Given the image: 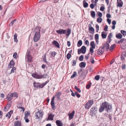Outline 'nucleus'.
I'll return each mask as SVG.
<instances>
[{"label":"nucleus","instance_id":"5fc2aeb1","mask_svg":"<svg viewBox=\"0 0 126 126\" xmlns=\"http://www.w3.org/2000/svg\"><path fill=\"white\" fill-rule=\"evenodd\" d=\"M71 56V54L69 53H68L67 55V59L68 60L70 58Z\"/></svg>","mask_w":126,"mask_h":126},{"label":"nucleus","instance_id":"5701e85b","mask_svg":"<svg viewBox=\"0 0 126 126\" xmlns=\"http://www.w3.org/2000/svg\"><path fill=\"white\" fill-rule=\"evenodd\" d=\"M90 14L91 16L93 18H94L95 16V12L94 11H91Z\"/></svg>","mask_w":126,"mask_h":126},{"label":"nucleus","instance_id":"8fccbe9b","mask_svg":"<svg viewBox=\"0 0 126 126\" xmlns=\"http://www.w3.org/2000/svg\"><path fill=\"white\" fill-rule=\"evenodd\" d=\"M18 109H20L21 110H20L21 111H22L23 112H24L25 110V109L23 107H19L18 108Z\"/></svg>","mask_w":126,"mask_h":126},{"label":"nucleus","instance_id":"4468645a","mask_svg":"<svg viewBox=\"0 0 126 126\" xmlns=\"http://www.w3.org/2000/svg\"><path fill=\"white\" fill-rule=\"evenodd\" d=\"M48 83V82L47 81H46L45 82L42 84H40V83H39V85L38 89L43 88Z\"/></svg>","mask_w":126,"mask_h":126},{"label":"nucleus","instance_id":"79ce46f5","mask_svg":"<svg viewBox=\"0 0 126 126\" xmlns=\"http://www.w3.org/2000/svg\"><path fill=\"white\" fill-rule=\"evenodd\" d=\"M115 44H113L110 47V51H112L115 47Z\"/></svg>","mask_w":126,"mask_h":126},{"label":"nucleus","instance_id":"393cba45","mask_svg":"<svg viewBox=\"0 0 126 126\" xmlns=\"http://www.w3.org/2000/svg\"><path fill=\"white\" fill-rule=\"evenodd\" d=\"M116 36L117 38L120 39L122 38L123 36L120 33H118L116 34Z\"/></svg>","mask_w":126,"mask_h":126},{"label":"nucleus","instance_id":"9d476101","mask_svg":"<svg viewBox=\"0 0 126 126\" xmlns=\"http://www.w3.org/2000/svg\"><path fill=\"white\" fill-rule=\"evenodd\" d=\"M75 113V111L74 110H73L71 113L68 114V115L69 116V120H71L73 118Z\"/></svg>","mask_w":126,"mask_h":126},{"label":"nucleus","instance_id":"f704fd0d","mask_svg":"<svg viewBox=\"0 0 126 126\" xmlns=\"http://www.w3.org/2000/svg\"><path fill=\"white\" fill-rule=\"evenodd\" d=\"M46 53L45 54L44 56L43 57V61L45 63H47V61L46 57Z\"/></svg>","mask_w":126,"mask_h":126},{"label":"nucleus","instance_id":"09e8293b","mask_svg":"<svg viewBox=\"0 0 126 126\" xmlns=\"http://www.w3.org/2000/svg\"><path fill=\"white\" fill-rule=\"evenodd\" d=\"M83 59V56L82 55L80 56L79 58V60L80 61H82Z\"/></svg>","mask_w":126,"mask_h":126},{"label":"nucleus","instance_id":"7ed1b4c3","mask_svg":"<svg viewBox=\"0 0 126 126\" xmlns=\"http://www.w3.org/2000/svg\"><path fill=\"white\" fill-rule=\"evenodd\" d=\"M26 59L27 60L28 62H32V57L31 56L29 52V51H27L26 53Z\"/></svg>","mask_w":126,"mask_h":126},{"label":"nucleus","instance_id":"864d4df0","mask_svg":"<svg viewBox=\"0 0 126 126\" xmlns=\"http://www.w3.org/2000/svg\"><path fill=\"white\" fill-rule=\"evenodd\" d=\"M16 69V68L15 67H14L13 68L11 69V73H10V74L14 73L15 72L14 70H15Z\"/></svg>","mask_w":126,"mask_h":126},{"label":"nucleus","instance_id":"6e6d98bb","mask_svg":"<svg viewBox=\"0 0 126 126\" xmlns=\"http://www.w3.org/2000/svg\"><path fill=\"white\" fill-rule=\"evenodd\" d=\"M16 21V20L15 19L13 21H11L10 22V25L11 26L13 25L14 24V21Z\"/></svg>","mask_w":126,"mask_h":126},{"label":"nucleus","instance_id":"1a4fd4ad","mask_svg":"<svg viewBox=\"0 0 126 126\" xmlns=\"http://www.w3.org/2000/svg\"><path fill=\"white\" fill-rule=\"evenodd\" d=\"M56 32L60 34H65L66 32V31L65 30L60 29L57 30L56 31Z\"/></svg>","mask_w":126,"mask_h":126},{"label":"nucleus","instance_id":"338daca9","mask_svg":"<svg viewBox=\"0 0 126 126\" xmlns=\"http://www.w3.org/2000/svg\"><path fill=\"white\" fill-rule=\"evenodd\" d=\"M90 7L92 9L94 8V5L93 3L91 4L90 5Z\"/></svg>","mask_w":126,"mask_h":126},{"label":"nucleus","instance_id":"e2e57ef3","mask_svg":"<svg viewBox=\"0 0 126 126\" xmlns=\"http://www.w3.org/2000/svg\"><path fill=\"white\" fill-rule=\"evenodd\" d=\"M17 55V54L16 53H14L13 55V57L15 58H16V56Z\"/></svg>","mask_w":126,"mask_h":126},{"label":"nucleus","instance_id":"69168bd1","mask_svg":"<svg viewBox=\"0 0 126 126\" xmlns=\"http://www.w3.org/2000/svg\"><path fill=\"white\" fill-rule=\"evenodd\" d=\"M105 9L104 7L103 6L101 7L100 8V10L102 11H103Z\"/></svg>","mask_w":126,"mask_h":126},{"label":"nucleus","instance_id":"473e14b6","mask_svg":"<svg viewBox=\"0 0 126 126\" xmlns=\"http://www.w3.org/2000/svg\"><path fill=\"white\" fill-rule=\"evenodd\" d=\"M90 46H91V47H92L94 48H95L94 43V41H93L91 42L90 43Z\"/></svg>","mask_w":126,"mask_h":126},{"label":"nucleus","instance_id":"de8ad7c7","mask_svg":"<svg viewBox=\"0 0 126 126\" xmlns=\"http://www.w3.org/2000/svg\"><path fill=\"white\" fill-rule=\"evenodd\" d=\"M90 54V53H89L87 54V55H86L85 56V58L86 60L88 59H89V57Z\"/></svg>","mask_w":126,"mask_h":126},{"label":"nucleus","instance_id":"0eeeda50","mask_svg":"<svg viewBox=\"0 0 126 126\" xmlns=\"http://www.w3.org/2000/svg\"><path fill=\"white\" fill-rule=\"evenodd\" d=\"M32 76L34 78L37 79H40L44 77V76L38 75L36 73H32Z\"/></svg>","mask_w":126,"mask_h":126},{"label":"nucleus","instance_id":"c03bdc74","mask_svg":"<svg viewBox=\"0 0 126 126\" xmlns=\"http://www.w3.org/2000/svg\"><path fill=\"white\" fill-rule=\"evenodd\" d=\"M121 32L122 33V34L124 35V36H125V35L126 36V31L122 30L121 31Z\"/></svg>","mask_w":126,"mask_h":126},{"label":"nucleus","instance_id":"4c0bfd02","mask_svg":"<svg viewBox=\"0 0 126 126\" xmlns=\"http://www.w3.org/2000/svg\"><path fill=\"white\" fill-rule=\"evenodd\" d=\"M77 75V72H74L73 73V74L72 75L71 77V78H73L76 76Z\"/></svg>","mask_w":126,"mask_h":126},{"label":"nucleus","instance_id":"dca6fc26","mask_svg":"<svg viewBox=\"0 0 126 126\" xmlns=\"http://www.w3.org/2000/svg\"><path fill=\"white\" fill-rule=\"evenodd\" d=\"M13 110H11L5 116L6 117H8V118H10V117L11 115L13 114Z\"/></svg>","mask_w":126,"mask_h":126},{"label":"nucleus","instance_id":"cd10ccee","mask_svg":"<svg viewBox=\"0 0 126 126\" xmlns=\"http://www.w3.org/2000/svg\"><path fill=\"white\" fill-rule=\"evenodd\" d=\"M85 63L83 62H82L79 64L81 68L85 67Z\"/></svg>","mask_w":126,"mask_h":126},{"label":"nucleus","instance_id":"2f4dec72","mask_svg":"<svg viewBox=\"0 0 126 126\" xmlns=\"http://www.w3.org/2000/svg\"><path fill=\"white\" fill-rule=\"evenodd\" d=\"M105 32H102L101 36L103 39H105L106 38L107 35L104 34Z\"/></svg>","mask_w":126,"mask_h":126},{"label":"nucleus","instance_id":"ea45409f","mask_svg":"<svg viewBox=\"0 0 126 126\" xmlns=\"http://www.w3.org/2000/svg\"><path fill=\"white\" fill-rule=\"evenodd\" d=\"M102 21V19L101 18H98L97 19V21L99 23H101Z\"/></svg>","mask_w":126,"mask_h":126},{"label":"nucleus","instance_id":"f03ea898","mask_svg":"<svg viewBox=\"0 0 126 126\" xmlns=\"http://www.w3.org/2000/svg\"><path fill=\"white\" fill-rule=\"evenodd\" d=\"M101 105L102 106L106 109L107 111L108 110H110L112 108L111 106L109 105L106 102H105L102 103Z\"/></svg>","mask_w":126,"mask_h":126},{"label":"nucleus","instance_id":"a878e982","mask_svg":"<svg viewBox=\"0 0 126 126\" xmlns=\"http://www.w3.org/2000/svg\"><path fill=\"white\" fill-rule=\"evenodd\" d=\"M62 94L61 92H59L56 93L55 96L58 99H60V96Z\"/></svg>","mask_w":126,"mask_h":126},{"label":"nucleus","instance_id":"c9c22d12","mask_svg":"<svg viewBox=\"0 0 126 126\" xmlns=\"http://www.w3.org/2000/svg\"><path fill=\"white\" fill-rule=\"evenodd\" d=\"M51 106L52 107V110H54L55 109V108L54 103H51Z\"/></svg>","mask_w":126,"mask_h":126},{"label":"nucleus","instance_id":"774afa93","mask_svg":"<svg viewBox=\"0 0 126 126\" xmlns=\"http://www.w3.org/2000/svg\"><path fill=\"white\" fill-rule=\"evenodd\" d=\"M85 45H87L88 46L89 45V42L88 40H87L85 41Z\"/></svg>","mask_w":126,"mask_h":126},{"label":"nucleus","instance_id":"13d9d810","mask_svg":"<svg viewBox=\"0 0 126 126\" xmlns=\"http://www.w3.org/2000/svg\"><path fill=\"white\" fill-rule=\"evenodd\" d=\"M95 48H93L92 47H91L90 48V51L92 53H93L94 52V50L93 49Z\"/></svg>","mask_w":126,"mask_h":126},{"label":"nucleus","instance_id":"603ef678","mask_svg":"<svg viewBox=\"0 0 126 126\" xmlns=\"http://www.w3.org/2000/svg\"><path fill=\"white\" fill-rule=\"evenodd\" d=\"M91 84V83H89L88 85H87L86 86V88L88 89H89L90 88Z\"/></svg>","mask_w":126,"mask_h":126},{"label":"nucleus","instance_id":"c85d7f7f","mask_svg":"<svg viewBox=\"0 0 126 126\" xmlns=\"http://www.w3.org/2000/svg\"><path fill=\"white\" fill-rule=\"evenodd\" d=\"M82 44V41L80 40L78 42V44H77V46L78 47H80Z\"/></svg>","mask_w":126,"mask_h":126},{"label":"nucleus","instance_id":"aec40b11","mask_svg":"<svg viewBox=\"0 0 126 126\" xmlns=\"http://www.w3.org/2000/svg\"><path fill=\"white\" fill-rule=\"evenodd\" d=\"M14 65V62L13 61H11L10 62V63L8 65V67L11 68L13 67Z\"/></svg>","mask_w":126,"mask_h":126},{"label":"nucleus","instance_id":"a211bd4d","mask_svg":"<svg viewBox=\"0 0 126 126\" xmlns=\"http://www.w3.org/2000/svg\"><path fill=\"white\" fill-rule=\"evenodd\" d=\"M56 123L58 126H63V123L61 121L57 120L56 121Z\"/></svg>","mask_w":126,"mask_h":126},{"label":"nucleus","instance_id":"a19ab883","mask_svg":"<svg viewBox=\"0 0 126 126\" xmlns=\"http://www.w3.org/2000/svg\"><path fill=\"white\" fill-rule=\"evenodd\" d=\"M57 54V53L54 51H53L51 53V56L52 57H54Z\"/></svg>","mask_w":126,"mask_h":126},{"label":"nucleus","instance_id":"c756f323","mask_svg":"<svg viewBox=\"0 0 126 126\" xmlns=\"http://www.w3.org/2000/svg\"><path fill=\"white\" fill-rule=\"evenodd\" d=\"M112 36V34L111 33H110L109 34L108 38V40L109 41V43H110V38Z\"/></svg>","mask_w":126,"mask_h":126},{"label":"nucleus","instance_id":"680f3d73","mask_svg":"<svg viewBox=\"0 0 126 126\" xmlns=\"http://www.w3.org/2000/svg\"><path fill=\"white\" fill-rule=\"evenodd\" d=\"M122 68L123 69H125L126 68V66L125 64L124 63H122Z\"/></svg>","mask_w":126,"mask_h":126},{"label":"nucleus","instance_id":"58836bf2","mask_svg":"<svg viewBox=\"0 0 126 126\" xmlns=\"http://www.w3.org/2000/svg\"><path fill=\"white\" fill-rule=\"evenodd\" d=\"M17 34L15 33L14 36V40L15 42H17Z\"/></svg>","mask_w":126,"mask_h":126},{"label":"nucleus","instance_id":"4d7b16f0","mask_svg":"<svg viewBox=\"0 0 126 126\" xmlns=\"http://www.w3.org/2000/svg\"><path fill=\"white\" fill-rule=\"evenodd\" d=\"M89 30L92 32H94V29L92 27H90L89 28Z\"/></svg>","mask_w":126,"mask_h":126},{"label":"nucleus","instance_id":"9b49d317","mask_svg":"<svg viewBox=\"0 0 126 126\" xmlns=\"http://www.w3.org/2000/svg\"><path fill=\"white\" fill-rule=\"evenodd\" d=\"M54 116V115L52 113L48 114V117L47 119V120H53V118Z\"/></svg>","mask_w":126,"mask_h":126},{"label":"nucleus","instance_id":"bf43d9fd","mask_svg":"<svg viewBox=\"0 0 126 126\" xmlns=\"http://www.w3.org/2000/svg\"><path fill=\"white\" fill-rule=\"evenodd\" d=\"M72 63H73L72 65L73 66L75 65L76 64V60H73L72 61Z\"/></svg>","mask_w":126,"mask_h":126},{"label":"nucleus","instance_id":"423d86ee","mask_svg":"<svg viewBox=\"0 0 126 126\" xmlns=\"http://www.w3.org/2000/svg\"><path fill=\"white\" fill-rule=\"evenodd\" d=\"M86 48L85 46H82L80 49H79L78 50V53L80 54L81 53V52L83 54H84L86 51Z\"/></svg>","mask_w":126,"mask_h":126},{"label":"nucleus","instance_id":"3c124183","mask_svg":"<svg viewBox=\"0 0 126 126\" xmlns=\"http://www.w3.org/2000/svg\"><path fill=\"white\" fill-rule=\"evenodd\" d=\"M95 28L96 29V31L98 32L99 30V25L97 24H96L95 25Z\"/></svg>","mask_w":126,"mask_h":126},{"label":"nucleus","instance_id":"052dcab7","mask_svg":"<svg viewBox=\"0 0 126 126\" xmlns=\"http://www.w3.org/2000/svg\"><path fill=\"white\" fill-rule=\"evenodd\" d=\"M95 39L96 40H97L99 38V35L98 34H96L95 35Z\"/></svg>","mask_w":126,"mask_h":126},{"label":"nucleus","instance_id":"20e7f679","mask_svg":"<svg viewBox=\"0 0 126 126\" xmlns=\"http://www.w3.org/2000/svg\"><path fill=\"white\" fill-rule=\"evenodd\" d=\"M43 113L42 111H38L36 112L35 115L36 119H40L41 118L43 117Z\"/></svg>","mask_w":126,"mask_h":126},{"label":"nucleus","instance_id":"ddd939ff","mask_svg":"<svg viewBox=\"0 0 126 126\" xmlns=\"http://www.w3.org/2000/svg\"><path fill=\"white\" fill-rule=\"evenodd\" d=\"M117 6L119 7H122L123 6V2L122 0H117Z\"/></svg>","mask_w":126,"mask_h":126},{"label":"nucleus","instance_id":"f257e3e1","mask_svg":"<svg viewBox=\"0 0 126 126\" xmlns=\"http://www.w3.org/2000/svg\"><path fill=\"white\" fill-rule=\"evenodd\" d=\"M41 28L37 26L35 28L33 40L34 42H36L38 41L40 38L41 34L40 33Z\"/></svg>","mask_w":126,"mask_h":126},{"label":"nucleus","instance_id":"0e129e2a","mask_svg":"<svg viewBox=\"0 0 126 126\" xmlns=\"http://www.w3.org/2000/svg\"><path fill=\"white\" fill-rule=\"evenodd\" d=\"M108 26L107 25H106L105 26V28L104 29V30L105 31H108Z\"/></svg>","mask_w":126,"mask_h":126},{"label":"nucleus","instance_id":"4be33fe9","mask_svg":"<svg viewBox=\"0 0 126 126\" xmlns=\"http://www.w3.org/2000/svg\"><path fill=\"white\" fill-rule=\"evenodd\" d=\"M33 86L36 89H38L39 85V82H34L33 83Z\"/></svg>","mask_w":126,"mask_h":126},{"label":"nucleus","instance_id":"2eb2a0df","mask_svg":"<svg viewBox=\"0 0 126 126\" xmlns=\"http://www.w3.org/2000/svg\"><path fill=\"white\" fill-rule=\"evenodd\" d=\"M14 125V126H21L22 125L21 121H17L15 122Z\"/></svg>","mask_w":126,"mask_h":126},{"label":"nucleus","instance_id":"412c9836","mask_svg":"<svg viewBox=\"0 0 126 126\" xmlns=\"http://www.w3.org/2000/svg\"><path fill=\"white\" fill-rule=\"evenodd\" d=\"M83 7L85 8L87 7L88 6V3L86 2L85 0H83Z\"/></svg>","mask_w":126,"mask_h":126},{"label":"nucleus","instance_id":"f8f14e48","mask_svg":"<svg viewBox=\"0 0 126 126\" xmlns=\"http://www.w3.org/2000/svg\"><path fill=\"white\" fill-rule=\"evenodd\" d=\"M97 108L96 107H92L90 111V113H92L93 114L95 113V112L97 110Z\"/></svg>","mask_w":126,"mask_h":126},{"label":"nucleus","instance_id":"6e6552de","mask_svg":"<svg viewBox=\"0 0 126 126\" xmlns=\"http://www.w3.org/2000/svg\"><path fill=\"white\" fill-rule=\"evenodd\" d=\"M103 48L100 47L99 49L97 50V54L99 55H102L104 51V49Z\"/></svg>","mask_w":126,"mask_h":126},{"label":"nucleus","instance_id":"49530a36","mask_svg":"<svg viewBox=\"0 0 126 126\" xmlns=\"http://www.w3.org/2000/svg\"><path fill=\"white\" fill-rule=\"evenodd\" d=\"M96 80H98L100 78V76L99 75L96 76L94 78Z\"/></svg>","mask_w":126,"mask_h":126},{"label":"nucleus","instance_id":"37998d69","mask_svg":"<svg viewBox=\"0 0 126 126\" xmlns=\"http://www.w3.org/2000/svg\"><path fill=\"white\" fill-rule=\"evenodd\" d=\"M75 89L77 91H78L79 93H80L81 92V90L79 88H78L77 86H75Z\"/></svg>","mask_w":126,"mask_h":126},{"label":"nucleus","instance_id":"e433bc0d","mask_svg":"<svg viewBox=\"0 0 126 126\" xmlns=\"http://www.w3.org/2000/svg\"><path fill=\"white\" fill-rule=\"evenodd\" d=\"M71 32V30L69 29L67 30V33L66 34V35L67 36H68L70 34Z\"/></svg>","mask_w":126,"mask_h":126},{"label":"nucleus","instance_id":"f3484780","mask_svg":"<svg viewBox=\"0 0 126 126\" xmlns=\"http://www.w3.org/2000/svg\"><path fill=\"white\" fill-rule=\"evenodd\" d=\"M13 96L11 93L7 95V99L9 101H10L12 99Z\"/></svg>","mask_w":126,"mask_h":126},{"label":"nucleus","instance_id":"7c9ffc66","mask_svg":"<svg viewBox=\"0 0 126 126\" xmlns=\"http://www.w3.org/2000/svg\"><path fill=\"white\" fill-rule=\"evenodd\" d=\"M104 108L101 105L100 107L99 108V111L100 112H101L103 111L104 110Z\"/></svg>","mask_w":126,"mask_h":126},{"label":"nucleus","instance_id":"a18cd8bd","mask_svg":"<svg viewBox=\"0 0 126 126\" xmlns=\"http://www.w3.org/2000/svg\"><path fill=\"white\" fill-rule=\"evenodd\" d=\"M90 61L91 63H94V60L92 56L90 58Z\"/></svg>","mask_w":126,"mask_h":126},{"label":"nucleus","instance_id":"bb28decb","mask_svg":"<svg viewBox=\"0 0 126 126\" xmlns=\"http://www.w3.org/2000/svg\"><path fill=\"white\" fill-rule=\"evenodd\" d=\"M53 44L55 45L56 47L59 48L60 47V45L56 41H54L53 42Z\"/></svg>","mask_w":126,"mask_h":126},{"label":"nucleus","instance_id":"b1692460","mask_svg":"<svg viewBox=\"0 0 126 126\" xmlns=\"http://www.w3.org/2000/svg\"><path fill=\"white\" fill-rule=\"evenodd\" d=\"M126 56V53H123L121 56V60L123 61Z\"/></svg>","mask_w":126,"mask_h":126},{"label":"nucleus","instance_id":"39448f33","mask_svg":"<svg viewBox=\"0 0 126 126\" xmlns=\"http://www.w3.org/2000/svg\"><path fill=\"white\" fill-rule=\"evenodd\" d=\"M94 102L93 100L89 101L85 105V108L86 109H89L93 104Z\"/></svg>","mask_w":126,"mask_h":126},{"label":"nucleus","instance_id":"72a5a7b5","mask_svg":"<svg viewBox=\"0 0 126 126\" xmlns=\"http://www.w3.org/2000/svg\"><path fill=\"white\" fill-rule=\"evenodd\" d=\"M13 97H18V96L17 93H16L14 92L12 93Z\"/></svg>","mask_w":126,"mask_h":126},{"label":"nucleus","instance_id":"6ab92c4d","mask_svg":"<svg viewBox=\"0 0 126 126\" xmlns=\"http://www.w3.org/2000/svg\"><path fill=\"white\" fill-rule=\"evenodd\" d=\"M103 47V48L104 49V48L108 49L109 48V45L108 43H105L104 44L103 47Z\"/></svg>","mask_w":126,"mask_h":126}]
</instances>
